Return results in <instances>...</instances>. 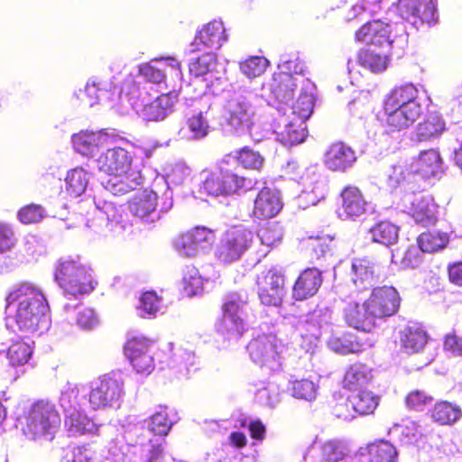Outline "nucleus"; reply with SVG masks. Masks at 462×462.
I'll return each mask as SVG.
<instances>
[{"label":"nucleus","mask_w":462,"mask_h":462,"mask_svg":"<svg viewBox=\"0 0 462 462\" xmlns=\"http://www.w3.org/2000/svg\"><path fill=\"white\" fill-rule=\"evenodd\" d=\"M132 159L129 152L121 148L107 149L96 161L100 171L108 175L101 181L105 189L115 196H121L138 189L143 184L139 171L131 167Z\"/></svg>","instance_id":"1"},{"label":"nucleus","mask_w":462,"mask_h":462,"mask_svg":"<svg viewBox=\"0 0 462 462\" xmlns=\"http://www.w3.org/2000/svg\"><path fill=\"white\" fill-rule=\"evenodd\" d=\"M418 95V88L412 83H406L395 87L386 96L383 108L386 125L392 131L408 128L422 115L423 107Z\"/></svg>","instance_id":"2"},{"label":"nucleus","mask_w":462,"mask_h":462,"mask_svg":"<svg viewBox=\"0 0 462 462\" xmlns=\"http://www.w3.org/2000/svg\"><path fill=\"white\" fill-rule=\"evenodd\" d=\"M263 102V98L252 91L235 92L224 107L226 131L236 135L247 133L254 125L257 108Z\"/></svg>","instance_id":"3"},{"label":"nucleus","mask_w":462,"mask_h":462,"mask_svg":"<svg viewBox=\"0 0 462 462\" xmlns=\"http://www.w3.org/2000/svg\"><path fill=\"white\" fill-rule=\"evenodd\" d=\"M56 282L63 289L66 296L75 300L79 295L94 290L91 270L73 259L60 260L54 273Z\"/></svg>","instance_id":"4"},{"label":"nucleus","mask_w":462,"mask_h":462,"mask_svg":"<svg viewBox=\"0 0 462 462\" xmlns=\"http://www.w3.org/2000/svg\"><path fill=\"white\" fill-rule=\"evenodd\" d=\"M248 303L245 291L229 292L224 298L222 318L217 322V332L227 340H237L245 330L244 310Z\"/></svg>","instance_id":"5"},{"label":"nucleus","mask_w":462,"mask_h":462,"mask_svg":"<svg viewBox=\"0 0 462 462\" xmlns=\"http://www.w3.org/2000/svg\"><path fill=\"white\" fill-rule=\"evenodd\" d=\"M29 284L23 283L6 298L5 325L21 339L27 338L29 331Z\"/></svg>","instance_id":"6"},{"label":"nucleus","mask_w":462,"mask_h":462,"mask_svg":"<svg viewBox=\"0 0 462 462\" xmlns=\"http://www.w3.org/2000/svg\"><path fill=\"white\" fill-rule=\"evenodd\" d=\"M124 393L121 374H106L91 383L88 403L93 410L119 407Z\"/></svg>","instance_id":"7"},{"label":"nucleus","mask_w":462,"mask_h":462,"mask_svg":"<svg viewBox=\"0 0 462 462\" xmlns=\"http://www.w3.org/2000/svg\"><path fill=\"white\" fill-rule=\"evenodd\" d=\"M60 425V418L55 406L41 400L31 407V437L35 441L51 442Z\"/></svg>","instance_id":"8"},{"label":"nucleus","mask_w":462,"mask_h":462,"mask_svg":"<svg viewBox=\"0 0 462 462\" xmlns=\"http://www.w3.org/2000/svg\"><path fill=\"white\" fill-rule=\"evenodd\" d=\"M157 199L158 195L155 191L144 189L134 196L129 202L128 208L133 216L143 222L154 223L173 207L172 190L168 189L163 192L160 209H157Z\"/></svg>","instance_id":"9"},{"label":"nucleus","mask_w":462,"mask_h":462,"mask_svg":"<svg viewBox=\"0 0 462 462\" xmlns=\"http://www.w3.org/2000/svg\"><path fill=\"white\" fill-rule=\"evenodd\" d=\"M283 346L273 333L261 334L248 343L246 350L256 365L267 367L271 371L280 369Z\"/></svg>","instance_id":"10"},{"label":"nucleus","mask_w":462,"mask_h":462,"mask_svg":"<svg viewBox=\"0 0 462 462\" xmlns=\"http://www.w3.org/2000/svg\"><path fill=\"white\" fill-rule=\"evenodd\" d=\"M254 233L245 227H234L226 231L217 246L215 255L224 263L238 261L250 248Z\"/></svg>","instance_id":"11"},{"label":"nucleus","mask_w":462,"mask_h":462,"mask_svg":"<svg viewBox=\"0 0 462 462\" xmlns=\"http://www.w3.org/2000/svg\"><path fill=\"white\" fill-rule=\"evenodd\" d=\"M257 295L263 305L279 307L287 293L283 273L275 267L263 271L256 279Z\"/></svg>","instance_id":"12"},{"label":"nucleus","mask_w":462,"mask_h":462,"mask_svg":"<svg viewBox=\"0 0 462 462\" xmlns=\"http://www.w3.org/2000/svg\"><path fill=\"white\" fill-rule=\"evenodd\" d=\"M437 0H398L393 3L394 12L402 20L410 23L419 29L425 23H431L436 19Z\"/></svg>","instance_id":"13"},{"label":"nucleus","mask_w":462,"mask_h":462,"mask_svg":"<svg viewBox=\"0 0 462 462\" xmlns=\"http://www.w3.org/2000/svg\"><path fill=\"white\" fill-rule=\"evenodd\" d=\"M392 24L390 21L384 22L381 19H374L364 24L356 33L358 41L365 42L373 49L381 48L382 51H389L396 42L391 37Z\"/></svg>","instance_id":"14"},{"label":"nucleus","mask_w":462,"mask_h":462,"mask_svg":"<svg viewBox=\"0 0 462 462\" xmlns=\"http://www.w3.org/2000/svg\"><path fill=\"white\" fill-rule=\"evenodd\" d=\"M367 302L371 313L376 320H381L394 315L398 311L401 298L394 287L382 286L374 288Z\"/></svg>","instance_id":"15"},{"label":"nucleus","mask_w":462,"mask_h":462,"mask_svg":"<svg viewBox=\"0 0 462 462\" xmlns=\"http://www.w3.org/2000/svg\"><path fill=\"white\" fill-rule=\"evenodd\" d=\"M212 240L213 233L206 227L199 226L180 236L175 246L180 255L194 257L204 253Z\"/></svg>","instance_id":"16"},{"label":"nucleus","mask_w":462,"mask_h":462,"mask_svg":"<svg viewBox=\"0 0 462 462\" xmlns=\"http://www.w3.org/2000/svg\"><path fill=\"white\" fill-rule=\"evenodd\" d=\"M225 28L222 22L213 21L199 31L194 41L189 44V52L195 53L202 51V48L218 50L226 41Z\"/></svg>","instance_id":"17"},{"label":"nucleus","mask_w":462,"mask_h":462,"mask_svg":"<svg viewBox=\"0 0 462 462\" xmlns=\"http://www.w3.org/2000/svg\"><path fill=\"white\" fill-rule=\"evenodd\" d=\"M50 307L43 293L31 284V333L42 335L51 328Z\"/></svg>","instance_id":"18"},{"label":"nucleus","mask_w":462,"mask_h":462,"mask_svg":"<svg viewBox=\"0 0 462 462\" xmlns=\"http://www.w3.org/2000/svg\"><path fill=\"white\" fill-rule=\"evenodd\" d=\"M322 282L323 276L319 269L307 268L297 278L292 288V297L296 300H307L319 291Z\"/></svg>","instance_id":"19"},{"label":"nucleus","mask_w":462,"mask_h":462,"mask_svg":"<svg viewBox=\"0 0 462 462\" xmlns=\"http://www.w3.org/2000/svg\"><path fill=\"white\" fill-rule=\"evenodd\" d=\"M180 92L176 90L162 94L153 101L143 106V117L147 121H162L173 113L179 101Z\"/></svg>","instance_id":"20"},{"label":"nucleus","mask_w":462,"mask_h":462,"mask_svg":"<svg viewBox=\"0 0 462 462\" xmlns=\"http://www.w3.org/2000/svg\"><path fill=\"white\" fill-rule=\"evenodd\" d=\"M356 161L355 151L345 143L338 142L330 145L325 153V165L335 171H346Z\"/></svg>","instance_id":"21"},{"label":"nucleus","mask_w":462,"mask_h":462,"mask_svg":"<svg viewBox=\"0 0 462 462\" xmlns=\"http://www.w3.org/2000/svg\"><path fill=\"white\" fill-rule=\"evenodd\" d=\"M379 267L368 258H356L352 262L351 281L358 291L373 287L378 282Z\"/></svg>","instance_id":"22"},{"label":"nucleus","mask_w":462,"mask_h":462,"mask_svg":"<svg viewBox=\"0 0 462 462\" xmlns=\"http://www.w3.org/2000/svg\"><path fill=\"white\" fill-rule=\"evenodd\" d=\"M282 208L280 192L264 187L254 199V215L257 218H271L275 217Z\"/></svg>","instance_id":"23"},{"label":"nucleus","mask_w":462,"mask_h":462,"mask_svg":"<svg viewBox=\"0 0 462 462\" xmlns=\"http://www.w3.org/2000/svg\"><path fill=\"white\" fill-rule=\"evenodd\" d=\"M367 300L360 305L348 303L344 309V317L348 326L363 331H370L376 326V319L369 310Z\"/></svg>","instance_id":"24"},{"label":"nucleus","mask_w":462,"mask_h":462,"mask_svg":"<svg viewBox=\"0 0 462 462\" xmlns=\"http://www.w3.org/2000/svg\"><path fill=\"white\" fill-rule=\"evenodd\" d=\"M210 133L208 110L193 113L186 119L185 126L180 129L178 135L188 141H200Z\"/></svg>","instance_id":"25"},{"label":"nucleus","mask_w":462,"mask_h":462,"mask_svg":"<svg viewBox=\"0 0 462 462\" xmlns=\"http://www.w3.org/2000/svg\"><path fill=\"white\" fill-rule=\"evenodd\" d=\"M108 134L104 131L89 132L81 131L71 137V142L76 152L83 156H94L100 145L106 143Z\"/></svg>","instance_id":"26"},{"label":"nucleus","mask_w":462,"mask_h":462,"mask_svg":"<svg viewBox=\"0 0 462 462\" xmlns=\"http://www.w3.org/2000/svg\"><path fill=\"white\" fill-rule=\"evenodd\" d=\"M65 427L69 436L83 434H101V430L106 428L104 425H97L84 413L83 410L65 413Z\"/></svg>","instance_id":"27"},{"label":"nucleus","mask_w":462,"mask_h":462,"mask_svg":"<svg viewBox=\"0 0 462 462\" xmlns=\"http://www.w3.org/2000/svg\"><path fill=\"white\" fill-rule=\"evenodd\" d=\"M446 131V123L439 112H430L415 130V139L418 142H427L438 139Z\"/></svg>","instance_id":"28"},{"label":"nucleus","mask_w":462,"mask_h":462,"mask_svg":"<svg viewBox=\"0 0 462 462\" xmlns=\"http://www.w3.org/2000/svg\"><path fill=\"white\" fill-rule=\"evenodd\" d=\"M341 198L343 210L340 213L341 217L345 216L346 219H356L365 213L367 203L357 188H346L341 193Z\"/></svg>","instance_id":"29"},{"label":"nucleus","mask_w":462,"mask_h":462,"mask_svg":"<svg viewBox=\"0 0 462 462\" xmlns=\"http://www.w3.org/2000/svg\"><path fill=\"white\" fill-rule=\"evenodd\" d=\"M397 450L389 441L379 440L359 449L361 457H367L369 462H395Z\"/></svg>","instance_id":"30"},{"label":"nucleus","mask_w":462,"mask_h":462,"mask_svg":"<svg viewBox=\"0 0 462 462\" xmlns=\"http://www.w3.org/2000/svg\"><path fill=\"white\" fill-rule=\"evenodd\" d=\"M428 341L427 333L418 323H409L401 331L402 346L408 354L418 353Z\"/></svg>","instance_id":"31"},{"label":"nucleus","mask_w":462,"mask_h":462,"mask_svg":"<svg viewBox=\"0 0 462 462\" xmlns=\"http://www.w3.org/2000/svg\"><path fill=\"white\" fill-rule=\"evenodd\" d=\"M284 127L274 131L276 140L284 146H293L301 143L306 136V123L298 119L297 122H287L283 119Z\"/></svg>","instance_id":"32"},{"label":"nucleus","mask_w":462,"mask_h":462,"mask_svg":"<svg viewBox=\"0 0 462 462\" xmlns=\"http://www.w3.org/2000/svg\"><path fill=\"white\" fill-rule=\"evenodd\" d=\"M416 171L423 178L440 177L444 172V165L439 152L434 149L421 152Z\"/></svg>","instance_id":"33"},{"label":"nucleus","mask_w":462,"mask_h":462,"mask_svg":"<svg viewBox=\"0 0 462 462\" xmlns=\"http://www.w3.org/2000/svg\"><path fill=\"white\" fill-rule=\"evenodd\" d=\"M412 204V217L416 223L428 226L437 221V205L430 197L416 198Z\"/></svg>","instance_id":"34"},{"label":"nucleus","mask_w":462,"mask_h":462,"mask_svg":"<svg viewBox=\"0 0 462 462\" xmlns=\"http://www.w3.org/2000/svg\"><path fill=\"white\" fill-rule=\"evenodd\" d=\"M295 79L286 74L275 75L271 83V94L279 103L287 105L294 97Z\"/></svg>","instance_id":"35"},{"label":"nucleus","mask_w":462,"mask_h":462,"mask_svg":"<svg viewBox=\"0 0 462 462\" xmlns=\"http://www.w3.org/2000/svg\"><path fill=\"white\" fill-rule=\"evenodd\" d=\"M327 345L333 352L340 355H348L363 351V345L356 336L351 333L333 334Z\"/></svg>","instance_id":"36"},{"label":"nucleus","mask_w":462,"mask_h":462,"mask_svg":"<svg viewBox=\"0 0 462 462\" xmlns=\"http://www.w3.org/2000/svg\"><path fill=\"white\" fill-rule=\"evenodd\" d=\"M389 53L384 50L377 52L375 49L368 47L358 52L357 61L362 67L367 68L373 72H381L387 67Z\"/></svg>","instance_id":"37"},{"label":"nucleus","mask_w":462,"mask_h":462,"mask_svg":"<svg viewBox=\"0 0 462 462\" xmlns=\"http://www.w3.org/2000/svg\"><path fill=\"white\" fill-rule=\"evenodd\" d=\"M374 242L391 246L397 243L399 238V226L390 221H381L369 229Z\"/></svg>","instance_id":"38"},{"label":"nucleus","mask_w":462,"mask_h":462,"mask_svg":"<svg viewBox=\"0 0 462 462\" xmlns=\"http://www.w3.org/2000/svg\"><path fill=\"white\" fill-rule=\"evenodd\" d=\"M90 173L83 168L70 170L65 179L66 190L72 198H79L83 195L89 183Z\"/></svg>","instance_id":"39"},{"label":"nucleus","mask_w":462,"mask_h":462,"mask_svg":"<svg viewBox=\"0 0 462 462\" xmlns=\"http://www.w3.org/2000/svg\"><path fill=\"white\" fill-rule=\"evenodd\" d=\"M372 378V370L362 363H355L348 367L344 376V385L349 390L366 384Z\"/></svg>","instance_id":"40"},{"label":"nucleus","mask_w":462,"mask_h":462,"mask_svg":"<svg viewBox=\"0 0 462 462\" xmlns=\"http://www.w3.org/2000/svg\"><path fill=\"white\" fill-rule=\"evenodd\" d=\"M431 417L441 425H450L462 417V411L456 404L448 402H440L435 404Z\"/></svg>","instance_id":"41"},{"label":"nucleus","mask_w":462,"mask_h":462,"mask_svg":"<svg viewBox=\"0 0 462 462\" xmlns=\"http://www.w3.org/2000/svg\"><path fill=\"white\" fill-rule=\"evenodd\" d=\"M378 402V396L369 391H360L348 398L350 407L360 415L373 413Z\"/></svg>","instance_id":"42"},{"label":"nucleus","mask_w":462,"mask_h":462,"mask_svg":"<svg viewBox=\"0 0 462 462\" xmlns=\"http://www.w3.org/2000/svg\"><path fill=\"white\" fill-rule=\"evenodd\" d=\"M417 241L422 252L434 253L446 247L448 236L439 231H430L420 234Z\"/></svg>","instance_id":"43"},{"label":"nucleus","mask_w":462,"mask_h":462,"mask_svg":"<svg viewBox=\"0 0 462 462\" xmlns=\"http://www.w3.org/2000/svg\"><path fill=\"white\" fill-rule=\"evenodd\" d=\"M321 457L327 462H339L349 454L346 442L340 439H330L324 442L320 448Z\"/></svg>","instance_id":"44"},{"label":"nucleus","mask_w":462,"mask_h":462,"mask_svg":"<svg viewBox=\"0 0 462 462\" xmlns=\"http://www.w3.org/2000/svg\"><path fill=\"white\" fill-rule=\"evenodd\" d=\"M86 398V394L79 397V390L71 385H66L60 393V406L63 410L64 414L74 412L82 409V401Z\"/></svg>","instance_id":"45"},{"label":"nucleus","mask_w":462,"mask_h":462,"mask_svg":"<svg viewBox=\"0 0 462 462\" xmlns=\"http://www.w3.org/2000/svg\"><path fill=\"white\" fill-rule=\"evenodd\" d=\"M278 68L281 70L280 74L289 76H292V74L304 76L307 70L304 61L300 60L298 53L293 52L282 54L280 56Z\"/></svg>","instance_id":"46"},{"label":"nucleus","mask_w":462,"mask_h":462,"mask_svg":"<svg viewBox=\"0 0 462 462\" xmlns=\"http://www.w3.org/2000/svg\"><path fill=\"white\" fill-rule=\"evenodd\" d=\"M217 63L213 51H207L189 63V72L196 78L207 76L212 72Z\"/></svg>","instance_id":"47"},{"label":"nucleus","mask_w":462,"mask_h":462,"mask_svg":"<svg viewBox=\"0 0 462 462\" xmlns=\"http://www.w3.org/2000/svg\"><path fill=\"white\" fill-rule=\"evenodd\" d=\"M257 236L262 245L272 248L281 243L283 236V230L282 226L277 222L267 223L258 230Z\"/></svg>","instance_id":"48"},{"label":"nucleus","mask_w":462,"mask_h":462,"mask_svg":"<svg viewBox=\"0 0 462 462\" xmlns=\"http://www.w3.org/2000/svg\"><path fill=\"white\" fill-rule=\"evenodd\" d=\"M255 398L261 405L273 408L281 401L280 387L273 382H268L266 385L256 391Z\"/></svg>","instance_id":"49"},{"label":"nucleus","mask_w":462,"mask_h":462,"mask_svg":"<svg viewBox=\"0 0 462 462\" xmlns=\"http://www.w3.org/2000/svg\"><path fill=\"white\" fill-rule=\"evenodd\" d=\"M160 409L159 411L151 416L147 427L154 435L165 436L170 431L172 422L168 419L166 407H160Z\"/></svg>","instance_id":"50"},{"label":"nucleus","mask_w":462,"mask_h":462,"mask_svg":"<svg viewBox=\"0 0 462 462\" xmlns=\"http://www.w3.org/2000/svg\"><path fill=\"white\" fill-rule=\"evenodd\" d=\"M235 158L245 169L260 170L264 162L263 157L249 147H244L236 152Z\"/></svg>","instance_id":"51"},{"label":"nucleus","mask_w":462,"mask_h":462,"mask_svg":"<svg viewBox=\"0 0 462 462\" xmlns=\"http://www.w3.org/2000/svg\"><path fill=\"white\" fill-rule=\"evenodd\" d=\"M190 175V169L183 162L172 164L166 172L164 182L167 186L165 190H171V186L181 185Z\"/></svg>","instance_id":"52"},{"label":"nucleus","mask_w":462,"mask_h":462,"mask_svg":"<svg viewBox=\"0 0 462 462\" xmlns=\"http://www.w3.org/2000/svg\"><path fill=\"white\" fill-rule=\"evenodd\" d=\"M221 182V171L220 168L217 167L215 171L208 173L207 177L202 182L200 189L210 196L217 197L219 195H224Z\"/></svg>","instance_id":"53"},{"label":"nucleus","mask_w":462,"mask_h":462,"mask_svg":"<svg viewBox=\"0 0 462 462\" xmlns=\"http://www.w3.org/2000/svg\"><path fill=\"white\" fill-rule=\"evenodd\" d=\"M267 62L263 57H251L240 63V70L248 78H255L264 72Z\"/></svg>","instance_id":"54"},{"label":"nucleus","mask_w":462,"mask_h":462,"mask_svg":"<svg viewBox=\"0 0 462 462\" xmlns=\"http://www.w3.org/2000/svg\"><path fill=\"white\" fill-rule=\"evenodd\" d=\"M183 283L185 290L189 294L196 295L202 290L203 280L197 268L187 266L183 274Z\"/></svg>","instance_id":"55"},{"label":"nucleus","mask_w":462,"mask_h":462,"mask_svg":"<svg viewBox=\"0 0 462 462\" xmlns=\"http://www.w3.org/2000/svg\"><path fill=\"white\" fill-rule=\"evenodd\" d=\"M317 388L312 381L297 380L292 383V396L298 399L312 401L316 397Z\"/></svg>","instance_id":"56"},{"label":"nucleus","mask_w":462,"mask_h":462,"mask_svg":"<svg viewBox=\"0 0 462 462\" xmlns=\"http://www.w3.org/2000/svg\"><path fill=\"white\" fill-rule=\"evenodd\" d=\"M160 299L154 291H146L140 298V316L145 318L147 314L150 318L154 317L159 310Z\"/></svg>","instance_id":"57"},{"label":"nucleus","mask_w":462,"mask_h":462,"mask_svg":"<svg viewBox=\"0 0 462 462\" xmlns=\"http://www.w3.org/2000/svg\"><path fill=\"white\" fill-rule=\"evenodd\" d=\"M151 341L143 337H134L125 345V355L130 360V352H135V356H140L144 353H151Z\"/></svg>","instance_id":"58"},{"label":"nucleus","mask_w":462,"mask_h":462,"mask_svg":"<svg viewBox=\"0 0 462 462\" xmlns=\"http://www.w3.org/2000/svg\"><path fill=\"white\" fill-rule=\"evenodd\" d=\"M7 356L12 365H23L29 360V346L27 343L13 344L7 352Z\"/></svg>","instance_id":"59"},{"label":"nucleus","mask_w":462,"mask_h":462,"mask_svg":"<svg viewBox=\"0 0 462 462\" xmlns=\"http://www.w3.org/2000/svg\"><path fill=\"white\" fill-rule=\"evenodd\" d=\"M221 171V178H222V188L224 195H228L236 192H239L241 189V186L239 185V181H241V177L232 172L227 169H224L222 165L219 166Z\"/></svg>","instance_id":"60"},{"label":"nucleus","mask_w":462,"mask_h":462,"mask_svg":"<svg viewBox=\"0 0 462 462\" xmlns=\"http://www.w3.org/2000/svg\"><path fill=\"white\" fill-rule=\"evenodd\" d=\"M130 363L137 373L150 374L154 367L152 353H144L137 357L135 352H130Z\"/></svg>","instance_id":"61"},{"label":"nucleus","mask_w":462,"mask_h":462,"mask_svg":"<svg viewBox=\"0 0 462 462\" xmlns=\"http://www.w3.org/2000/svg\"><path fill=\"white\" fill-rule=\"evenodd\" d=\"M314 101L310 95H300L296 104L291 107L293 114H298L300 120L305 122L308 119L313 110Z\"/></svg>","instance_id":"62"},{"label":"nucleus","mask_w":462,"mask_h":462,"mask_svg":"<svg viewBox=\"0 0 462 462\" xmlns=\"http://www.w3.org/2000/svg\"><path fill=\"white\" fill-rule=\"evenodd\" d=\"M15 241L12 226L8 223L0 221V254L12 250L15 245Z\"/></svg>","instance_id":"63"},{"label":"nucleus","mask_w":462,"mask_h":462,"mask_svg":"<svg viewBox=\"0 0 462 462\" xmlns=\"http://www.w3.org/2000/svg\"><path fill=\"white\" fill-rule=\"evenodd\" d=\"M96 452L89 445L73 448L70 455H67L66 462H92Z\"/></svg>","instance_id":"64"}]
</instances>
